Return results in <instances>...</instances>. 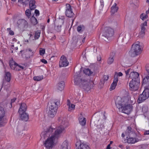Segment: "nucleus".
<instances>
[{"label":"nucleus","mask_w":149,"mask_h":149,"mask_svg":"<svg viewBox=\"0 0 149 149\" xmlns=\"http://www.w3.org/2000/svg\"><path fill=\"white\" fill-rule=\"evenodd\" d=\"M77 149H90V148L89 146L86 143L80 142Z\"/></svg>","instance_id":"obj_18"},{"label":"nucleus","mask_w":149,"mask_h":149,"mask_svg":"<svg viewBox=\"0 0 149 149\" xmlns=\"http://www.w3.org/2000/svg\"><path fill=\"white\" fill-rule=\"evenodd\" d=\"M28 50L29 51V52H32V50L31 49H29H29H28Z\"/></svg>","instance_id":"obj_59"},{"label":"nucleus","mask_w":149,"mask_h":149,"mask_svg":"<svg viewBox=\"0 0 149 149\" xmlns=\"http://www.w3.org/2000/svg\"><path fill=\"white\" fill-rule=\"evenodd\" d=\"M139 74L136 72H131L130 74V77L132 79L131 81H140Z\"/></svg>","instance_id":"obj_14"},{"label":"nucleus","mask_w":149,"mask_h":149,"mask_svg":"<svg viewBox=\"0 0 149 149\" xmlns=\"http://www.w3.org/2000/svg\"><path fill=\"white\" fill-rule=\"evenodd\" d=\"M147 26V22L145 21L141 25V30L139 33L138 36L139 38H143L144 36L146 31L145 27Z\"/></svg>","instance_id":"obj_11"},{"label":"nucleus","mask_w":149,"mask_h":149,"mask_svg":"<svg viewBox=\"0 0 149 149\" xmlns=\"http://www.w3.org/2000/svg\"><path fill=\"white\" fill-rule=\"evenodd\" d=\"M148 107L146 106H143L142 107V111L143 113L144 114L146 113L148 111Z\"/></svg>","instance_id":"obj_39"},{"label":"nucleus","mask_w":149,"mask_h":149,"mask_svg":"<svg viewBox=\"0 0 149 149\" xmlns=\"http://www.w3.org/2000/svg\"><path fill=\"white\" fill-rule=\"evenodd\" d=\"M10 65L12 69L15 70H19V69H17V67H19L22 69H23V67L19 65L16 63L14 62H10Z\"/></svg>","instance_id":"obj_17"},{"label":"nucleus","mask_w":149,"mask_h":149,"mask_svg":"<svg viewBox=\"0 0 149 149\" xmlns=\"http://www.w3.org/2000/svg\"><path fill=\"white\" fill-rule=\"evenodd\" d=\"M85 29V26L83 25H80L77 28V30L78 32L81 33L84 31Z\"/></svg>","instance_id":"obj_28"},{"label":"nucleus","mask_w":149,"mask_h":149,"mask_svg":"<svg viewBox=\"0 0 149 149\" xmlns=\"http://www.w3.org/2000/svg\"><path fill=\"white\" fill-rule=\"evenodd\" d=\"M140 81H131L129 84V89L132 91H137L139 88Z\"/></svg>","instance_id":"obj_9"},{"label":"nucleus","mask_w":149,"mask_h":149,"mask_svg":"<svg viewBox=\"0 0 149 149\" xmlns=\"http://www.w3.org/2000/svg\"><path fill=\"white\" fill-rule=\"evenodd\" d=\"M5 114V109L3 107L0 106V127L3 126L5 124L3 121V118Z\"/></svg>","instance_id":"obj_12"},{"label":"nucleus","mask_w":149,"mask_h":149,"mask_svg":"<svg viewBox=\"0 0 149 149\" xmlns=\"http://www.w3.org/2000/svg\"><path fill=\"white\" fill-rule=\"evenodd\" d=\"M85 40V37H84L82 40V42L84 43Z\"/></svg>","instance_id":"obj_55"},{"label":"nucleus","mask_w":149,"mask_h":149,"mask_svg":"<svg viewBox=\"0 0 149 149\" xmlns=\"http://www.w3.org/2000/svg\"><path fill=\"white\" fill-rule=\"evenodd\" d=\"M27 109V106L24 103H22L20 106L18 112L21 113L22 112H25Z\"/></svg>","instance_id":"obj_20"},{"label":"nucleus","mask_w":149,"mask_h":149,"mask_svg":"<svg viewBox=\"0 0 149 149\" xmlns=\"http://www.w3.org/2000/svg\"><path fill=\"white\" fill-rule=\"evenodd\" d=\"M41 61L44 63V64H47V61L46 60H45L44 59H42L41 60Z\"/></svg>","instance_id":"obj_48"},{"label":"nucleus","mask_w":149,"mask_h":149,"mask_svg":"<svg viewBox=\"0 0 149 149\" xmlns=\"http://www.w3.org/2000/svg\"><path fill=\"white\" fill-rule=\"evenodd\" d=\"M109 79V76L108 75H104L103 76L102 79L101 80V81L104 82L105 81L108 80Z\"/></svg>","instance_id":"obj_41"},{"label":"nucleus","mask_w":149,"mask_h":149,"mask_svg":"<svg viewBox=\"0 0 149 149\" xmlns=\"http://www.w3.org/2000/svg\"><path fill=\"white\" fill-rule=\"evenodd\" d=\"M9 34L11 35H13L14 34V32L12 31H10L9 32Z\"/></svg>","instance_id":"obj_52"},{"label":"nucleus","mask_w":149,"mask_h":149,"mask_svg":"<svg viewBox=\"0 0 149 149\" xmlns=\"http://www.w3.org/2000/svg\"><path fill=\"white\" fill-rule=\"evenodd\" d=\"M21 119L22 120L27 121L29 119V115L25 112H22L21 113H19Z\"/></svg>","instance_id":"obj_15"},{"label":"nucleus","mask_w":149,"mask_h":149,"mask_svg":"<svg viewBox=\"0 0 149 149\" xmlns=\"http://www.w3.org/2000/svg\"><path fill=\"white\" fill-rule=\"evenodd\" d=\"M132 3L134 4H139V1L138 0H135L134 1H132Z\"/></svg>","instance_id":"obj_47"},{"label":"nucleus","mask_w":149,"mask_h":149,"mask_svg":"<svg viewBox=\"0 0 149 149\" xmlns=\"http://www.w3.org/2000/svg\"><path fill=\"white\" fill-rule=\"evenodd\" d=\"M69 62L66 58L64 55H62L60 58L59 62V66L60 67H65L68 65Z\"/></svg>","instance_id":"obj_13"},{"label":"nucleus","mask_w":149,"mask_h":149,"mask_svg":"<svg viewBox=\"0 0 149 149\" xmlns=\"http://www.w3.org/2000/svg\"><path fill=\"white\" fill-rule=\"evenodd\" d=\"M144 134L145 135H149V130H147L144 132Z\"/></svg>","instance_id":"obj_50"},{"label":"nucleus","mask_w":149,"mask_h":149,"mask_svg":"<svg viewBox=\"0 0 149 149\" xmlns=\"http://www.w3.org/2000/svg\"><path fill=\"white\" fill-rule=\"evenodd\" d=\"M118 8V6H116V4L115 3L112 6L111 8V14H113L114 13L116 12Z\"/></svg>","instance_id":"obj_26"},{"label":"nucleus","mask_w":149,"mask_h":149,"mask_svg":"<svg viewBox=\"0 0 149 149\" xmlns=\"http://www.w3.org/2000/svg\"><path fill=\"white\" fill-rule=\"evenodd\" d=\"M39 53L41 55H43L45 53V49L41 48L39 51Z\"/></svg>","instance_id":"obj_43"},{"label":"nucleus","mask_w":149,"mask_h":149,"mask_svg":"<svg viewBox=\"0 0 149 149\" xmlns=\"http://www.w3.org/2000/svg\"><path fill=\"white\" fill-rule=\"evenodd\" d=\"M65 85V83L63 81H61L60 82L58 83L57 86V89L59 91H62L64 88Z\"/></svg>","instance_id":"obj_27"},{"label":"nucleus","mask_w":149,"mask_h":149,"mask_svg":"<svg viewBox=\"0 0 149 149\" xmlns=\"http://www.w3.org/2000/svg\"><path fill=\"white\" fill-rule=\"evenodd\" d=\"M29 2V0H19L18 2L20 4H22L23 6H26L28 4Z\"/></svg>","instance_id":"obj_34"},{"label":"nucleus","mask_w":149,"mask_h":149,"mask_svg":"<svg viewBox=\"0 0 149 149\" xmlns=\"http://www.w3.org/2000/svg\"><path fill=\"white\" fill-rule=\"evenodd\" d=\"M43 75L41 76H35L33 77V79L35 81H39L43 79Z\"/></svg>","instance_id":"obj_37"},{"label":"nucleus","mask_w":149,"mask_h":149,"mask_svg":"<svg viewBox=\"0 0 149 149\" xmlns=\"http://www.w3.org/2000/svg\"><path fill=\"white\" fill-rule=\"evenodd\" d=\"M14 48H15V50H17L18 49L17 47H15Z\"/></svg>","instance_id":"obj_60"},{"label":"nucleus","mask_w":149,"mask_h":149,"mask_svg":"<svg viewBox=\"0 0 149 149\" xmlns=\"http://www.w3.org/2000/svg\"><path fill=\"white\" fill-rule=\"evenodd\" d=\"M148 146V145L142 144L141 146V148L143 149H146L147 148Z\"/></svg>","instance_id":"obj_45"},{"label":"nucleus","mask_w":149,"mask_h":149,"mask_svg":"<svg viewBox=\"0 0 149 149\" xmlns=\"http://www.w3.org/2000/svg\"><path fill=\"white\" fill-rule=\"evenodd\" d=\"M101 60V58L100 57H99V58H97V60L99 61H100Z\"/></svg>","instance_id":"obj_58"},{"label":"nucleus","mask_w":149,"mask_h":149,"mask_svg":"<svg viewBox=\"0 0 149 149\" xmlns=\"http://www.w3.org/2000/svg\"><path fill=\"white\" fill-rule=\"evenodd\" d=\"M80 71L75 73L74 75V82L75 85H79L86 91H90L93 87L92 82L86 78H80Z\"/></svg>","instance_id":"obj_3"},{"label":"nucleus","mask_w":149,"mask_h":149,"mask_svg":"<svg viewBox=\"0 0 149 149\" xmlns=\"http://www.w3.org/2000/svg\"><path fill=\"white\" fill-rule=\"evenodd\" d=\"M117 82H114V81H113V82L111 84L110 88V90H113L115 89L117 84Z\"/></svg>","instance_id":"obj_36"},{"label":"nucleus","mask_w":149,"mask_h":149,"mask_svg":"<svg viewBox=\"0 0 149 149\" xmlns=\"http://www.w3.org/2000/svg\"><path fill=\"white\" fill-rule=\"evenodd\" d=\"M31 10L29 9H26L25 11V14L29 18L31 16Z\"/></svg>","instance_id":"obj_40"},{"label":"nucleus","mask_w":149,"mask_h":149,"mask_svg":"<svg viewBox=\"0 0 149 149\" xmlns=\"http://www.w3.org/2000/svg\"><path fill=\"white\" fill-rule=\"evenodd\" d=\"M35 13L36 14V16H38L39 15V11L37 9H36L35 10Z\"/></svg>","instance_id":"obj_46"},{"label":"nucleus","mask_w":149,"mask_h":149,"mask_svg":"<svg viewBox=\"0 0 149 149\" xmlns=\"http://www.w3.org/2000/svg\"><path fill=\"white\" fill-rule=\"evenodd\" d=\"M146 70L147 75L149 76V64L146 65Z\"/></svg>","instance_id":"obj_44"},{"label":"nucleus","mask_w":149,"mask_h":149,"mask_svg":"<svg viewBox=\"0 0 149 149\" xmlns=\"http://www.w3.org/2000/svg\"><path fill=\"white\" fill-rule=\"evenodd\" d=\"M79 123L82 126H84L86 124V120L85 118L84 117L81 115L79 119Z\"/></svg>","instance_id":"obj_24"},{"label":"nucleus","mask_w":149,"mask_h":149,"mask_svg":"<svg viewBox=\"0 0 149 149\" xmlns=\"http://www.w3.org/2000/svg\"><path fill=\"white\" fill-rule=\"evenodd\" d=\"M130 70H131L130 69H129L128 70H126L125 71V73L126 74V75H128L129 74V73L130 72Z\"/></svg>","instance_id":"obj_49"},{"label":"nucleus","mask_w":149,"mask_h":149,"mask_svg":"<svg viewBox=\"0 0 149 149\" xmlns=\"http://www.w3.org/2000/svg\"><path fill=\"white\" fill-rule=\"evenodd\" d=\"M60 102L59 100H54L51 101V105L49 107L48 112V116L50 118H53L56 115L58 106L60 104Z\"/></svg>","instance_id":"obj_4"},{"label":"nucleus","mask_w":149,"mask_h":149,"mask_svg":"<svg viewBox=\"0 0 149 149\" xmlns=\"http://www.w3.org/2000/svg\"><path fill=\"white\" fill-rule=\"evenodd\" d=\"M100 3L102 6H104V2L103 0H100Z\"/></svg>","instance_id":"obj_51"},{"label":"nucleus","mask_w":149,"mask_h":149,"mask_svg":"<svg viewBox=\"0 0 149 149\" xmlns=\"http://www.w3.org/2000/svg\"><path fill=\"white\" fill-rule=\"evenodd\" d=\"M142 50V47L139 42H137L132 45L129 53L130 56L134 57L140 54Z\"/></svg>","instance_id":"obj_5"},{"label":"nucleus","mask_w":149,"mask_h":149,"mask_svg":"<svg viewBox=\"0 0 149 149\" xmlns=\"http://www.w3.org/2000/svg\"><path fill=\"white\" fill-rule=\"evenodd\" d=\"M100 126V125H97V127L99 128V129H102V127H99V126Z\"/></svg>","instance_id":"obj_56"},{"label":"nucleus","mask_w":149,"mask_h":149,"mask_svg":"<svg viewBox=\"0 0 149 149\" xmlns=\"http://www.w3.org/2000/svg\"><path fill=\"white\" fill-rule=\"evenodd\" d=\"M126 149H130V147L129 146H127Z\"/></svg>","instance_id":"obj_62"},{"label":"nucleus","mask_w":149,"mask_h":149,"mask_svg":"<svg viewBox=\"0 0 149 149\" xmlns=\"http://www.w3.org/2000/svg\"><path fill=\"white\" fill-rule=\"evenodd\" d=\"M140 17L142 20H144L148 17V14L146 13V14L142 13Z\"/></svg>","instance_id":"obj_35"},{"label":"nucleus","mask_w":149,"mask_h":149,"mask_svg":"<svg viewBox=\"0 0 149 149\" xmlns=\"http://www.w3.org/2000/svg\"><path fill=\"white\" fill-rule=\"evenodd\" d=\"M65 5V13L66 16L69 18L73 17L74 14L72 10L71 6L68 3L66 4Z\"/></svg>","instance_id":"obj_10"},{"label":"nucleus","mask_w":149,"mask_h":149,"mask_svg":"<svg viewBox=\"0 0 149 149\" xmlns=\"http://www.w3.org/2000/svg\"><path fill=\"white\" fill-rule=\"evenodd\" d=\"M149 97V89L145 88L142 93L140 94L138 98V102L139 103H141L147 99Z\"/></svg>","instance_id":"obj_7"},{"label":"nucleus","mask_w":149,"mask_h":149,"mask_svg":"<svg viewBox=\"0 0 149 149\" xmlns=\"http://www.w3.org/2000/svg\"><path fill=\"white\" fill-rule=\"evenodd\" d=\"M62 17L63 18H62L61 19H62V20H63V22H63H63H64V21H63V19H64V18H63V17Z\"/></svg>","instance_id":"obj_61"},{"label":"nucleus","mask_w":149,"mask_h":149,"mask_svg":"<svg viewBox=\"0 0 149 149\" xmlns=\"http://www.w3.org/2000/svg\"><path fill=\"white\" fill-rule=\"evenodd\" d=\"M114 33V30L112 28L110 27H106L104 28L102 35L109 39L113 36Z\"/></svg>","instance_id":"obj_6"},{"label":"nucleus","mask_w":149,"mask_h":149,"mask_svg":"<svg viewBox=\"0 0 149 149\" xmlns=\"http://www.w3.org/2000/svg\"><path fill=\"white\" fill-rule=\"evenodd\" d=\"M139 141L138 139L135 138L129 137L127 139V142L128 143L134 144Z\"/></svg>","instance_id":"obj_21"},{"label":"nucleus","mask_w":149,"mask_h":149,"mask_svg":"<svg viewBox=\"0 0 149 149\" xmlns=\"http://www.w3.org/2000/svg\"><path fill=\"white\" fill-rule=\"evenodd\" d=\"M123 75V73L121 72H116L114 76L113 81L114 82H118V77H121Z\"/></svg>","instance_id":"obj_23"},{"label":"nucleus","mask_w":149,"mask_h":149,"mask_svg":"<svg viewBox=\"0 0 149 149\" xmlns=\"http://www.w3.org/2000/svg\"><path fill=\"white\" fill-rule=\"evenodd\" d=\"M67 105L68 107V111H72L74 110L75 108V105L73 104H71L70 101L68 100Z\"/></svg>","instance_id":"obj_22"},{"label":"nucleus","mask_w":149,"mask_h":149,"mask_svg":"<svg viewBox=\"0 0 149 149\" xmlns=\"http://www.w3.org/2000/svg\"><path fill=\"white\" fill-rule=\"evenodd\" d=\"M84 72L86 75L89 76L93 73V72L88 68L85 69L83 70Z\"/></svg>","instance_id":"obj_31"},{"label":"nucleus","mask_w":149,"mask_h":149,"mask_svg":"<svg viewBox=\"0 0 149 149\" xmlns=\"http://www.w3.org/2000/svg\"><path fill=\"white\" fill-rule=\"evenodd\" d=\"M146 84L147 87L146 88L149 89V76L147 75L145 76L142 79V85Z\"/></svg>","instance_id":"obj_16"},{"label":"nucleus","mask_w":149,"mask_h":149,"mask_svg":"<svg viewBox=\"0 0 149 149\" xmlns=\"http://www.w3.org/2000/svg\"><path fill=\"white\" fill-rule=\"evenodd\" d=\"M16 100V98L14 97L11 100V101L9 103H8L7 104V106L8 107L10 108H12V104L13 103H14L15 101Z\"/></svg>","instance_id":"obj_33"},{"label":"nucleus","mask_w":149,"mask_h":149,"mask_svg":"<svg viewBox=\"0 0 149 149\" xmlns=\"http://www.w3.org/2000/svg\"><path fill=\"white\" fill-rule=\"evenodd\" d=\"M62 120L61 124L56 129L51 126L42 132L41 136L44 138L51 135V136L48 137L44 143V145L47 149H52L60 136L61 134L65 128L69 126V124L66 118H63Z\"/></svg>","instance_id":"obj_1"},{"label":"nucleus","mask_w":149,"mask_h":149,"mask_svg":"<svg viewBox=\"0 0 149 149\" xmlns=\"http://www.w3.org/2000/svg\"><path fill=\"white\" fill-rule=\"evenodd\" d=\"M68 141H65L62 143L60 149H68Z\"/></svg>","instance_id":"obj_29"},{"label":"nucleus","mask_w":149,"mask_h":149,"mask_svg":"<svg viewBox=\"0 0 149 149\" xmlns=\"http://www.w3.org/2000/svg\"><path fill=\"white\" fill-rule=\"evenodd\" d=\"M110 144H109L107 146V149H110Z\"/></svg>","instance_id":"obj_54"},{"label":"nucleus","mask_w":149,"mask_h":149,"mask_svg":"<svg viewBox=\"0 0 149 149\" xmlns=\"http://www.w3.org/2000/svg\"><path fill=\"white\" fill-rule=\"evenodd\" d=\"M115 54L113 53L110 54L107 60V63L109 65L112 64L114 60Z\"/></svg>","instance_id":"obj_19"},{"label":"nucleus","mask_w":149,"mask_h":149,"mask_svg":"<svg viewBox=\"0 0 149 149\" xmlns=\"http://www.w3.org/2000/svg\"><path fill=\"white\" fill-rule=\"evenodd\" d=\"M19 27L23 31L26 30L28 27L27 22L24 19H19L17 22Z\"/></svg>","instance_id":"obj_8"},{"label":"nucleus","mask_w":149,"mask_h":149,"mask_svg":"<svg viewBox=\"0 0 149 149\" xmlns=\"http://www.w3.org/2000/svg\"><path fill=\"white\" fill-rule=\"evenodd\" d=\"M36 1L35 0H31L29 1V8L31 10H34L36 8L35 4Z\"/></svg>","instance_id":"obj_25"},{"label":"nucleus","mask_w":149,"mask_h":149,"mask_svg":"<svg viewBox=\"0 0 149 149\" xmlns=\"http://www.w3.org/2000/svg\"><path fill=\"white\" fill-rule=\"evenodd\" d=\"M115 104L117 107L122 112L129 114L132 111V106L130 104H133L132 100H129L128 97H122L118 96L115 100Z\"/></svg>","instance_id":"obj_2"},{"label":"nucleus","mask_w":149,"mask_h":149,"mask_svg":"<svg viewBox=\"0 0 149 149\" xmlns=\"http://www.w3.org/2000/svg\"><path fill=\"white\" fill-rule=\"evenodd\" d=\"M146 2L149 3V0H147Z\"/></svg>","instance_id":"obj_64"},{"label":"nucleus","mask_w":149,"mask_h":149,"mask_svg":"<svg viewBox=\"0 0 149 149\" xmlns=\"http://www.w3.org/2000/svg\"><path fill=\"white\" fill-rule=\"evenodd\" d=\"M121 136L122 137H124V136H125V134H124V133H122L121 134Z\"/></svg>","instance_id":"obj_57"},{"label":"nucleus","mask_w":149,"mask_h":149,"mask_svg":"<svg viewBox=\"0 0 149 149\" xmlns=\"http://www.w3.org/2000/svg\"><path fill=\"white\" fill-rule=\"evenodd\" d=\"M127 132L129 135L130 134V133L132 132V128L128 126L127 127L126 130V133Z\"/></svg>","instance_id":"obj_42"},{"label":"nucleus","mask_w":149,"mask_h":149,"mask_svg":"<svg viewBox=\"0 0 149 149\" xmlns=\"http://www.w3.org/2000/svg\"><path fill=\"white\" fill-rule=\"evenodd\" d=\"M40 34V32L38 31H37L35 32L34 35V38L35 39H37L39 38Z\"/></svg>","instance_id":"obj_38"},{"label":"nucleus","mask_w":149,"mask_h":149,"mask_svg":"<svg viewBox=\"0 0 149 149\" xmlns=\"http://www.w3.org/2000/svg\"><path fill=\"white\" fill-rule=\"evenodd\" d=\"M11 77V75L10 73V72H6L5 78L7 81L8 82H9L10 80Z\"/></svg>","instance_id":"obj_32"},{"label":"nucleus","mask_w":149,"mask_h":149,"mask_svg":"<svg viewBox=\"0 0 149 149\" xmlns=\"http://www.w3.org/2000/svg\"><path fill=\"white\" fill-rule=\"evenodd\" d=\"M118 147L122 149L123 148L124 146L122 145H119L118 146Z\"/></svg>","instance_id":"obj_53"},{"label":"nucleus","mask_w":149,"mask_h":149,"mask_svg":"<svg viewBox=\"0 0 149 149\" xmlns=\"http://www.w3.org/2000/svg\"><path fill=\"white\" fill-rule=\"evenodd\" d=\"M30 21L31 23L33 25H35L38 23L37 19L34 17V15L32 16L30 18Z\"/></svg>","instance_id":"obj_30"},{"label":"nucleus","mask_w":149,"mask_h":149,"mask_svg":"<svg viewBox=\"0 0 149 149\" xmlns=\"http://www.w3.org/2000/svg\"><path fill=\"white\" fill-rule=\"evenodd\" d=\"M50 22V19H48V20H47V22L48 23H49Z\"/></svg>","instance_id":"obj_63"}]
</instances>
